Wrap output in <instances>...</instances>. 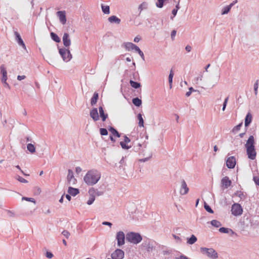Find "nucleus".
Here are the masks:
<instances>
[{
    "instance_id": "1",
    "label": "nucleus",
    "mask_w": 259,
    "mask_h": 259,
    "mask_svg": "<svg viewBox=\"0 0 259 259\" xmlns=\"http://www.w3.org/2000/svg\"><path fill=\"white\" fill-rule=\"evenodd\" d=\"M101 177V174L99 171L92 169L88 171L83 177V181L88 186H93L98 182Z\"/></svg>"
},
{
    "instance_id": "2",
    "label": "nucleus",
    "mask_w": 259,
    "mask_h": 259,
    "mask_svg": "<svg viewBox=\"0 0 259 259\" xmlns=\"http://www.w3.org/2000/svg\"><path fill=\"white\" fill-rule=\"evenodd\" d=\"M255 141L253 136H250L247 140L245 147L248 158L254 160L256 158V152L255 149Z\"/></svg>"
},
{
    "instance_id": "3",
    "label": "nucleus",
    "mask_w": 259,
    "mask_h": 259,
    "mask_svg": "<svg viewBox=\"0 0 259 259\" xmlns=\"http://www.w3.org/2000/svg\"><path fill=\"white\" fill-rule=\"evenodd\" d=\"M126 239L130 243L137 244L142 240V237L138 233L131 232L126 234Z\"/></svg>"
},
{
    "instance_id": "4",
    "label": "nucleus",
    "mask_w": 259,
    "mask_h": 259,
    "mask_svg": "<svg viewBox=\"0 0 259 259\" xmlns=\"http://www.w3.org/2000/svg\"><path fill=\"white\" fill-rule=\"evenodd\" d=\"M200 251L203 254L212 259H216L218 257V253L212 248L201 247Z\"/></svg>"
},
{
    "instance_id": "5",
    "label": "nucleus",
    "mask_w": 259,
    "mask_h": 259,
    "mask_svg": "<svg viewBox=\"0 0 259 259\" xmlns=\"http://www.w3.org/2000/svg\"><path fill=\"white\" fill-rule=\"evenodd\" d=\"M59 54L61 56L63 60L65 62L69 61L72 58V55L70 53V51L68 49L61 48L59 50Z\"/></svg>"
},
{
    "instance_id": "6",
    "label": "nucleus",
    "mask_w": 259,
    "mask_h": 259,
    "mask_svg": "<svg viewBox=\"0 0 259 259\" xmlns=\"http://www.w3.org/2000/svg\"><path fill=\"white\" fill-rule=\"evenodd\" d=\"M125 234L123 231H119L116 233V240H117V246L120 247L125 243Z\"/></svg>"
},
{
    "instance_id": "7",
    "label": "nucleus",
    "mask_w": 259,
    "mask_h": 259,
    "mask_svg": "<svg viewBox=\"0 0 259 259\" xmlns=\"http://www.w3.org/2000/svg\"><path fill=\"white\" fill-rule=\"evenodd\" d=\"M231 211L232 214L235 216L240 215L242 213L243 209L240 205L238 203H234L232 205Z\"/></svg>"
},
{
    "instance_id": "8",
    "label": "nucleus",
    "mask_w": 259,
    "mask_h": 259,
    "mask_svg": "<svg viewBox=\"0 0 259 259\" xmlns=\"http://www.w3.org/2000/svg\"><path fill=\"white\" fill-rule=\"evenodd\" d=\"M111 256L112 259H123L124 256V252L120 249H116Z\"/></svg>"
},
{
    "instance_id": "9",
    "label": "nucleus",
    "mask_w": 259,
    "mask_h": 259,
    "mask_svg": "<svg viewBox=\"0 0 259 259\" xmlns=\"http://www.w3.org/2000/svg\"><path fill=\"white\" fill-rule=\"evenodd\" d=\"M221 187L223 190L228 188L232 184V181L229 178L226 176L223 177L221 180Z\"/></svg>"
},
{
    "instance_id": "10",
    "label": "nucleus",
    "mask_w": 259,
    "mask_h": 259,
    "mask_svg": "<svg viewBox=\"0 0 259 259\" xmlns=\"http://www.w3.org/2000/svg\"><path fill=\"white\" fill-rule=\"evenodd\" d=\"M189 189L184 180L181 181V185L180 189V193L181 195H184L187 194L189 192Z\"/></svg>"
},
{
    "instance_id": "11",
    "label": "nucleus",
    "mask_w": 259,
    "mask_h": 259,
    "mask_svg": "<svg viewBox=\"0 0 259 259\" xmlns=\"http://www.w3.org/2000/svg\"><path fill=\"white\" fill-rule=\"evenodd\" d=\"M90 115L94 121L99 120V115L97 108H93L90 112Z\"/></svg>"
},
{
    "instance_id": "12",
    "label": "nucleus",
    "mask_w": 259,
    "mask_h": 259,
    "mask_svg": "<svg viewBox=\"0 0 259 259\" xmlns=\"http://www.w3.org/2000/svg\"><path fill=\"white\" fill-rule=\"evenodd\" d=\"M67 180L69 184L74 185L76 182V180L74 178L73 172L71 169L68 170V175L67 176Z\"/></svg>"
},
{
    "instance_id": "13",
    "label": "nucleus",
    "mask_w": 259,
    "mask_h": 259,
    "mask_svg": "<svg viewBox=\"0 0 259 259\" xmlns=\"http://www.w3.org/2000/svg\"><path fill=\"white\" fill-rule=\"evenodd\" d=\"M237 3V0L234 1L230 5L226 6L223 8L221 11V14L222 15L227 14L231 9L232 7Z\"/></svg>"
},
{
    "instance_id": "14",
    "label": "nucleus",
    "mask_w": 259,
    "mask_h": 259,
    "mask_svg": "<svg viewBox=\"0 0 259 259\" xmlns=\"http://www.w3.org/2000/svg\"><path fill=\"white\" fill-rule=\"evenodd\" d=\"M14 34L15 35V40L18 42L19 45L21 46L25 50L26 49L25 44L23 42V40L21 38V37L20 34L17 31L14 32Z\"/></svg>"
},
{
    "instance_id": "15",
    "label": "nucleus",
    "mask_w": 259,
    "mask_h": 259,
    "mask_svg": "<svg viewBox=\"0 0 259 259\" xmlns=\"http://www.w3.org/2000/svg\"><path fill=\"white\" fill-rule=\"evenodd\" d=\"M236 164V160L234 156L229 157L226 161V165L229 168H233Z\"/></svg>"
},
{
    "instance_id": "16",
    "label": "nucleus",
    "mask_w": 259,
    "mask_h": 259,
    "mask_svg": "<svg viewBox=\"0 0 259 259\" xmlns=\"http://www.w3.org/2000/svg\"><path fill=\"white\" fill-rule=\"evenodd\" d=\"M63 42L65 47H69L71 45V40L69 38V34L65 33L62 38Z\"/></svg>"
},
{
    "instance_id": "17",
    "label": "nucleus",
    "mask_w": 259,
    "mask_h": 259,
    "mask_svg": "<svg viewBox=\"0 0 259 259\" xmlns=\"http://www.w3.org/2000/svg\"><path fill=\"white\" fill-rule=\"evenodd\" d=\"M99 114H100L99 117L100 116L101 117L102 120L103 121H105L106 120V118L108 117V114L104 112V109H103V108L102 106H100L99 107Z\"/></svg>"
},
{
    "instance_id": "18",
    "label": "nucleus",
    "mask_w": 259,
    "mask_h": 259,
    "mask_svg": "<svg viewBox=\"0 0 259 259\" xmlns=\"http://www.w3.org/2000/svg\"><path fill=\"white\" fill-rule=\"evenodd\" d=\"M252 116L250 112H248L245 118L244 124L245 127H247L252 121Z\"/></svg>"
},
{
    "instance_id": "19",
    "label": "nucleus",
    "mask_w": 259,
    "mask_h": 259,
    "mask_svg": "<svg viewBox=\"0 0 259 259\" xmlns=\"http://www.w3.org/2000/svg\"><path fill=\"white\" fill-rule=\"evenodd\" d=\"M1 72L2 74V81L5 82L7 80V72L4 65L1 66Z\"/></svg>"
},
{
    "instance_id": "20",
    "label": "nucleus",
    "mask_w": 259,
    "mask_h": 259,
    "mask_svg": "<svg viewBox=\"0 0 259 259\" xmlns=\"http://www.w3.org/2000/svg\"><path fill=\"white\" fill-rule=\"evenodd\" d=\"M79 190L76 188H74L71 187H69L68 190V193L73 196H75L79 193Z\"/></svg>"
},
{
    "instance_id": "21",
    "label": "nucleus",
    "mask_w": 259,
    "mask_h": 259,
    "mask_svg": "<svg viewBox=\"0 0 259 259\" xmlns=\"http://www.w3.org/2000/svg\"><path fill=\"white\" fill-rule=\"evenodd\" d=\"M135 44L132 42H125L123 44V47L127 51H131L134 50V47H135Z\"/></svg>"
},
{
    "instance_id": "22",
    "label": "nucleus",
    "mask_w": 259,
    "mask_h": 259,
    "mask_svg": "<svg viewBox=\"0 0 259 259\" xmlns=\"http://www.w3.org/2000/svg\"><path fill=\"white\" fill-rule=\"evenodd\" d=\"M89 193L90 195L93 194L95 196H100L103 194L102 192L99 191L98 190H95L94 188H92L91 189H90L89 191Z\"/></svg>"
},
{
    "instance_id": "23",
    "label": "nucleus",
    "mask_w": 259,
    "mask_h": 259,
    "mask_svg": "<svg viewBox=\"0 0 259 259\" xmlns=\"http://www.w3.org/2000/svg\"><path fill=\"white\" fill-rule=\"evenodd\" d=\"M108 20L110 23L117 24H119L121 21L118 17H108Z\"/></svg>"
},
{
    "instance_id": "24",
    "label": "nucleus",
    "mask_w": 259,
    "mask_h": 259,
    "mask_svg": "<svg viewBox=\"0 0 259 259\" xmlns=\"http://www.w3.org/2000/svg\"><path fill=\"white\" fill-rule=\"evenodd\" d=\"M98 98H99L98 94L96 92L94 93L93 96L92 97V98H91V104L92 106H94L96 104L97 100L98 99Z\"/></svg>"
},
{
    "instance_id": "25",
    "label": "nucleus",
    "mask_w": 259,
    "mask_h": 259,
    "mask_svg": "<svg viewBox=\"0 0 259 259\" xmlns=\"http://www.w3.org/2000/svg\"><path fill=\"white\" fill-rule=\"evenodd\" d=\"M108 130H109V132H110L111 133V134H112V136H114L118 137V138L120 137V134L114 127L110 126L108 128Z\"/></svg>"
},
{
    "instance_id": "26",
    "label": "nucleus",
    "mask_w": 259,
    "mask_h": 259,
    "mask_svg": "<svg viewBox=\"0 0 259 259\" xmlns=\"http://www.w3.org/2000/svg\"><path fill=\"white\" fill-rule=\"evenodd\" d=\"M197 240L196 237L195 235H192L190 238L188 239L187 243L191 245L193 244L196 242Z\"/></svg>"
},
{
    "instance_id": "27",
    "label": "nucleus",
    "mask_w": 259,
    "mask_h": 259,
    "mask_svg": "<svg viewBox=\"0 0 259 259\" xmlns=\"http://www.w3.org/2000/svg\"><path fill=\"white\" fill-rule=\"evenodd\" d=\"M132 102H133V104L135 106H136L137 107H139L142 104V101H141V100H140L138 98H133V100H132Z\"/></svg>"
},
{
    "instance_id": "28",
    "label": "nucleus",
    "mask_w": 259,
    "mask_h": 259,
    "mask_svg": "<svg viewBox=\"0 0 259 259\" xmlns=\"http://www.w3.org/2000/svg\"><path fill=\"white\" fill-rule=\"evenodd\" d=\"M102 12L105 14H109L110 13V7L109 6H105L102 5L101 6Z\"/></svg>"
},
{
    "instance_id": "29",
    "label": "nucleus",
    "mask_w": 259,
    "mask_h": 259,
    "mask_svg": "<svg viewBox=\"0 0 259 259\" xmlns=\"http://www.w3.org/2000/svg\"><path fill=\"white\" fill-rule=\"evenodd\" d=\"M27 149L31 153H34L35 152V148L32 144H28Z\"/></svg>"
},
{
    "instance_id": "30",
    "label": "nucleus",
    "mask_w": 259,
    "mask_h": 259,
    "mask_svg": "<svg viewBox=\"0 0 259 259\" xmlns=\"http://www.w3.org/2000/svg\"><path fill=\"white\" fill-rule=\"evenodd\" d=\"M137 117L139 120V126L143 127L144 126V120L142 117V115L141 113H139L138 114Z\"/></svg>"
},
{
    "instance_id": "31",
    "label": "nucleus",
    "mask_w": 259,
    "mask_h": 259,
    "mask_svg": "<svg viewBox=\"0 0 259 259\" xmlns=\"http://www.w3.org/2000/svg\"><path fill=\"white\" fill-rule=\"evenodd\" d=\"M235 195L239 197L242 200H244L246 198V196L241 191H237L235 193Z\"/></svg>"
},
{
    "instance_id": "32",
    "label": "nucleus",
    "mask_w": 259,
    "mask_h": 259,
    "mask_svg": "<svg viewBox=\"0 0 259 259\" xmlns=\"http://www.w3.org/2000/svg\"><path fill=\"white\" fill-rule=\"evenodd\" d=\"M51 36L53 40L57 42H59L60 41V38L59 36L54 32L51 33Z\"/></svg>"
},
{
    "instance_id": "33",
    "label": "nucleus",
    "mask_w": 259,
    "mask_h": 259,
    "mask_svg": "<svg viewBox=\"0 0 259 259\" xmlns=\"http://www.w3.org/2000/svg\"><path fill=\"white\" fill-rule=\"evenodd\" d=\"M130 83L131 85L135 89H138V88H140L141 86V84L140 83H138L137 82L134 81L132 80H131L130 81Z\"/></svg>"
},
{
    "instance_id": "34",
    "label": "nucleus",
    "mask_w": 259,
    "mask_h": 259,
    "mask_svg": "<svg viewBox=\"0 0 259 259\" xmlns=\"http://www.w3.org/2000/svg\"><path fill=\"white\" fill-rule=\"evenodd\" d=\"M174 76V73L172 70L170 71L169 76H168V82L169 83V87L171 89L172 88V78Z\"/></svg>"
},
{
    "instance_id": "35",
    "label": "nucleus",
    "mask_w": 259,
    "mask_h": 259,
    "mask_svg": "<svg viewBox=\"0 0 259 259\" xmlns=\"http://www.w3.org/2000/svg\"><path fill=\"white\" fill-rule=\"evenodd\" d=\"M210 223L213 226L216 228H219L222 225L221 223L219 221L215 220L211 221Z\"/></svg>"
},
{
    "instance_id": "36",
    "label": "nucleus",
    "mask_w": 259,
    "mask_h": 259,
    "mask_svg": "<svg viewBox=\"0 0 259 259\" xmlns=\"http://www.w3.org/2000/svg\"><path fill=\"white\" fill-rule=\"evenodd\" d=\"M258 80H257L254 84L253 88H254V94L256 96L258 93Z\"/></svg>"
},
{
    "instance_id": "37",
    "label": "nucleus",
    "mask_w": 259,
    "mask_h": 259,
    "mask_svg": "<svg viewBox=\"0 0 259 259\" xmlns=\"http://www.w3.org/2000/svg\"><path fill=\"white\" fill-rule=\"evenodd\" d=\"M91 197L87 201V204L88 205H91L95 200V196L94 195H90Z\"/></svg>"
},
{
    "instance_id": "38",
    "label": "nucleus",
    "mask_w": 259,
    "mask_h": 259,
    "mask_svg": "<svg viewBox=\"0 0 259 259\" xmlns=\"http://www.w3.org/2000/svg\"><path fill=\"white\" fill-rule=\"evenodd\" d=\"M120 144L122 147V149H130L131 146H129L128 145H127V143L124 142L123 141H121L120 142Z\"/></svg>"
},
{
    "instance_id": "39",
    "label": "nucleus",
    "mask_w": 259,
    "mask_h": 259,
    "mask_svg": "<svg viewBox=\"0 0 259 259\" xmlns=\"http://www.w3.org/2000/svg\"><path fill=\"white\" fill-rule=\"evenodd\" d=\"M164 2L163 0H157L156 5L158 8H161L163 6Z\"/></svg>"
},
{
    "instance_id": "40",
    "label": "nucleus",
    "mask_w": 259,
    "mask_h": 259,
    "mask_svg": "<svg viewBox=\"0 0 259 259\" xmlns=\"http://www.w3.org/2000/svg\"><path fill=\"white\" fill-rule=\"evenodd\" d=\"M134 21V24L139 25L140 24L139 17H135L134 20L131 19L130 21Z\"/></svg>"
},
{
    "instance_id": "41",
    "label": "nucleus",
    "mask_w": 259,
    "mask_h": 259,
    "mask_svg": "<svg viewBox=\"0 0 259 259\" xmlns=\"http://www.w3.org/2000/svg\"><path fill=\"white\" fill-rule=\"evenodd\" d=\"M242 125V123H239L238 125L234 126L232 130V132L233 133H235L236 132H237L240 130V128Z\"/></svg>"
},
{
    "instance_id": "42",
    "label": "nucleus",
    "mask_w": 259,
    "mask_h": 259,
    "mask_svg": "<svg viewBox=\"0 0 259 259\" xmlns=\"http://www.w3.org/2000/svg\"><path fill=\"white\" fill-rule=\"evenodd\" d=\"M22 199V200H26V201H30V202H33L34 204H35V203H36L35 199L34 198H28V197H23Z\"/></svg>"
},
{
    "instance_id": "43",
    "label": "nucleus",
    "mask_w": 259,
    "mask_h": 259,
    "mask_svg": "<svg viewBox=\"0 0 259 259\" xmlns=\"http://www.w3.org/2000/svg\"><path fill=\"white\" fill-rule=\"evenodd\" d=\"M204 208L205 209V210L211 213H213V211L212 210V209L211 208V207L208 205H207L206 203H205L204 204Z\"/></svg>"
},
{
    "instance_id": "44",
    "label": "nucleus",
    "mask_w": 259,
    "mask_h": 259,
    "mask_svg": "<svg viewBox=\"0 0 259 259\" xmlns=\"http://www.w3.org/2000/svg\"><path fill=\"white\" fill-rule=\"evenodd\" d=\"M100 134L102 136H106L108 134V131L106 128H101L100 130Z\"/></svg>"
},
{
    "instance_id": "45",
    "label": "nucleus",
    "mask_w": 259,
    "mask_h": 259,
    "mask_svg": "<svg viewBox=\"0 0 259 259\" xmlns=\"http://www.w3.org/2000/svg\"><path fill=\"white\" fill-rule=\"evenodd\" d=\"M179 4H177L176 6V8L174 9L172 11H171V13L172 14L174 15V16H175L176 15H177V12H178V9H179Z\"/></svg>"
},
{
    "instance_id": "46",
    "label": "nucleus",
    "mask_w": 259,
    "mask_h": 259,
    "mask_svg": "<svg viewBox=\"0 0 259 259\" xmlns=\"http://www.w3.org/2000/svg\"><path fill=\"white\" fill-rule=\"evenodd\" d=\"M57 16H66L65 11H59L56 13Z\"/></svg>"
},
{
    "instance_id": "47",
    "label": "nucleus",
    "mask_w": 259,
    "mask_h": 259,
    "mask_svg": "<svg viewBox=\"0 0 259 259\" xmlns=\"http://www.w3.org/2000/svg\"><path fill=\"white\" fill-rule=\"evenodd\" d=\"M17 179L21 183H27L28 182V181L26 180H25V179L23 178L20 176H18Z\"/></svg>"
},
{
    "instance_id": "48",
    "label": "nucleus",
    "mask_w": 259,
    "mask_h": 259,
    "mask_svg": "<svg viewBox=\"0 0 259 259\" xmlns=\"http://www.w3.org/2000/svg\"><path fill=\"white\" fill-rule=\"evenodd\" d=\"M62 234L63 236H64L66 238H68L69 236H70V233L67 231V230H64L62 232Z\"/></svg>"
},
{
    "instance_id": "49",
    "label": "nucleus",
    "mask_w": 259,
    "mask_h": 259,
    "mask_svg": "<svg viewBox=\"0 0 259 259\" xmlns=\"http://www.w3.org/2000/svg\"><path fill=\"white\" fill-rule=\"evenodd\" d=\"M172 237L176 240V241L177 242L181 243L182 239H181V238L180 237H179L178 236H177L175 234H172Z\"/></svg>"
},
{
    "instance_id": "50",
    "label": "nucleus",
    "mask_w": 259,
    "mask_h": 259,
    "mask_svg": "<svg viewBox=\"0 0 259 259\" xmlns=\"http://www.w3.org/2000/svg\"><path fill=\"white\" fill-rule=\"evenodd\" d=\"M219 231L223 233H228V229L224 227H222L220 228Z\"/></svg>"
},
{
    "instance_id": "51",
    "label": "nucleus",
    "mask_w": 259,
    "mask_h": 259,
    "mask_svg": "<svg viewBox=\"0 0 259 259\" xmlns=\"http://www.w3.org/2000/svg\"><path fill=\"white\" fill-rule=\"evenodd\" d=\"M53 256V254L50 251H47L46 253V256L48 258H52Z\"/></svg>"
},
{
    "instance_id": "52",
    "label": "nucleus",
    "mask_w": 259,
    "mask_h": 259,
    "mask_svg": "<svg viewBox=\"0 0 259 259\" xmlns=\"http://www.w3.org/2000/svg\"><path fill=\"white\" fill-rule=\"evenodd\" d=\"M59 20L62 24H64L66 22V17H59Z\"/></svg>"
},
{
    "instance_id": "53",
    "label": "nucleus",
    "mask_w": 259,
    "mask_h": 259,
    "mask_svg": "<svg viewBox=\"0 0 259 259\" xmlns=\"http://www.w3.org/2000/svg\"><path fill=\"white\" fill-rule=\"evenodd\" d=\"M177 31L175 30H173L171 32V38L172 40H174L176 35Z\"/></svg>"
},
{
    "instance_id": "54",
    "label": "nucleus",
    "mask_w": 259,
    "mask_h": 259,
    "mask_svg": "<svg viewBox=\"0 0 259 259\" xmlns=\"http://www.w3.org/2000/svg\"><path fill=\"white\" fill-rule=\"evenodd\" d=\"M131 141V140L129 138H128L126 136H124V142L128 144V143H130Z\"/></svg>"
},
{
    "instance_id": "55",
    "label": "nucleus",
    "mask_w": 259,
    "mask_h": 259,
    "mask_svg": "<svg viewBox=\"0 0 259 259\" xmlns=\"http://www.w3.org/2000/svg\"><path fill=\"white\" fill-rule=\"evenodd\" d=\"M7 212L8 215L9 217H14V213L13 212H12V211L8 210H7Z\"/></svg>"
},
{
    "instance_id": "56",
    "label": "nucleus",
    "mask_w": 259,
    "mask_h": 259,
    "mask_svg": "<svg viewBox=\"0 0 259 259\" xmlns=\"http://www.w3.org/2000/svg\"><path fill=\"white\" fill-rule=\"evenodd\" d=\"M253 180L256 184V185L259 186V178L257 177H253Z\"/></svg>"
},
{
    "instance_id": "57",
    "label": "nucleus",
    "mask_w": 259,
    "mask_h": 259,
    "mask_svg": "<svg viewBox=\"0 0 259 259\" xmlns=\"http://www.w3.org/2000/svg\"><path fill=\"white\" fill-rule=\"evenodd\" d=\"M26 78L25 75H18L17 76V79L18 80H22Z\"/></svg>"
},
{
    "instance_id": "58",
    "label": "nucleus",
    "mask_w": 259,
    "mask_h": 259,
    "mask_svg": "<svg viewBox=\"0 0 259 259\" xmlns=\"http://www.w3.org/2000/svg\"><path fill=\"white\" fill-rule=\"evenodd\" d=\"M185 50L187 52H190L191 51L192 47L190 45H187L185 47Z\"/></svg>"
},
{
    "instance_id": "59",
    "label": "nucleus",
    "mask_w": 259,
    "mask_h": 259,
    "mask_svg": "<svg viewBox=\"0 0 259 259\" xmlns=\"http://www.w3.org/2000/svg\"><path fill=\"white\" fill-rule=\"evenodd\" d=\"M102 224L103 225H106V226H109L110 228L111 227L112 224V223H111L110 222H103L102 223Z\"/></svg>"
},
{
    "instance_id": "60",
    "label": "nucleus",
    "mask_w": 259,
    "mask_h": 259,
    "mask_svg": "<svg viewBox=\"0 0 259 259\" xmlns=\"http://www.w3.org/2000/svg\"><path fill=\"white\" fill-rule=\"evenodd\" d=\"M82 171V169L80 167L77 166L75 168V171L77 174H79Z\"/></svg>"
},
{
    "instance_id": "61",
    "label": "nucleus",
    "mask_w": 259,
    "mask_h": 259,
    "mask_svg": "<svg viewBox=\"0 0 259 259\" xmlns=\"http://www.w3.org/2000/svg\"><path fill=\"white\" fill-rule=\"evenodd\" d=\"M139 55L141 56V57L142 58V59L144 60L145 59V57H144V53H143V52L141 50L140 51H139V52L138 53Z\"/></svg>"
},
{
    "instance_id": "62",
    "label": "nucleus",
    "mask_w": 259,
    "mask_h": 259,
    "mask_svg": "<svg viewBox=\"0 0 259 259\" xmlns=\"http://www.w3.org/2000/svg\"><path fill=\"white\" fill-rule=\"evenodd\" d=\"M139 55L141 56V57L142 58V59L144 60L145 59V57H144V53H143V52L141 50L140 51H139V52L138 53Z\"/></svg>"
},
{
    "instance_id": "63",
    "label": "nucleus",
    "mask_w": 259,
    "mask_h": 259,
    "mask_svg": "<svg viewBox=\"0 0 259 259\" xmlns=\"http://www.w3.org/2000/svg\"><path fill=\"white\" fill-rule=\"evenodd\" d=\"M176 259H188V258L184 255H181L179 257H176Z\"/></svg>"
},
{
    "instance_id": "64",
    "label": "nucleus",
    "mask_w": 259,
    "mask_h": 259,
    "mask_svg": "<svg viewBox=\"0 0 259 259\" xmlns=\"http://www.w3.org/2000/svg\"><path fill=\"white\" fill-rule=\"evenodd\" d=\"M141 147V145L140 144H139L137 147H134L135 151L136 152H137L140 149Z\"/></svg>"
}]
</instances>
